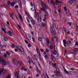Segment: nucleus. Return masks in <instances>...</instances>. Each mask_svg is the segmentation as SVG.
<instances>
[{
  "mask_svg": "<svg viewBox=\"0 0 78 78\" xmlns=\"http://www.w3.org/2000/svg\"><path fill=\"white\" fill-rule=\"evenodd\" d=\"M19 8V6H18V5H16L15 6V8L17 9V8Z\"/></svg>",
  "mask_w": 78,
  "mask_h": 78,
  "instance_id": "4d7b16f0",
  "label": "nucleus"
},
{
  "mask_svg": "<svg viewBox=\"0 0 78 78\" xmlns=\"http://www.w3.org/2000/svg\"><path fill=\"white\" fill-rule=\"evenodd\" d=\"M67 11L66 12V14L69 16H72V15L71 14V13H70V11H69V10L68 9L67 10Z\"/></svg>",
  "mask_w": 78,
  "mask_h": 78,
  "instance_id": "9b49d317",
  "label": "nucleus"
},
{
  "mask_svg": "<svg viewBox=\"0 0 78 78\" xmlns=\"http://www.w3.org/2000/svg\"><path fill=\"white\" fill-rule=\"evenodd\" d=\"M45 24H44V23H42V25H41V27H45Z\"/></svg>",
  "mask_w": 78,
  "mask_h": 78,
  "instance_id": "2f4dec72",
  "label": "nucleus"
},
{
  "mask_svg": "<svg viewBox=\"0 0 78 78\" xmlns=\"http://www.w3.org/2000/svg\"><path fill=\"white\" fill-rule=\"evenodd\" d=\"M41 16H38V21L39 22H41Z\"/></svg>",
  "mask_w": 78,
  "mask_h": 78,
  "instance_id": "2eb2a0df",
  "label": "nucleus"
},
{
  "mask_svg": "<svg viewBox=\"0 0 78 78\" xmlns=\"http://www.w3.org/2000/svg\"><path fill=\"white\" fill-rule=\"evenodd\" d=\"M50 4H53V5H54L55 4V2L53 1H51Z\"/></svg>",
  "mask_w": 78,
  "mask_h": 78,
  "instance_id": "e433bc0d",
  "label": "nucleus"
},
{
  "mask_svg": "<svg viewBox=\"0 0 78 78\" xmlns=\"http://www.w3.org/2000/svg\"><path fill=\"white\" fill-rule=\"evenodd\" d=\"M28 47H31V46L30 44H28Z\"/></svg>",
  "mask_w": 78,
  "mask_h": 78,
  "instance_id": "8fccbe9b",
  "label": "nucleus"
},
{
  "mask_svg": "<svg viewBox=\"0 0 78 78\" xmlns=\"http://www.w3.org/2000/svg\"><path fill=\"white\" fill-rule=\"evenodd\" d=\"M46 51L47 53H48V52H49V51H48V48L46 49Z\"/></svg>",
  "mask_w": 78,
  "mask_h": 78,
  "instance_id": "bf43d9fd",
  "label": "nucleus"
},
{
  "mask_svg": "<svg viewBox=\"0 0 78 78\" xmlns=\"http://www.w3.org/2000/svg\"><path fill=\"white\" fill-rule=\"evenodd\" d=\"M53 53L55 55H58V52L56 51L55 48H54V50L53 52Z\"/></svg>",
  "mask_w": 78,
  "mask_h": 78,
  "instance_id": "f8f14e48",
  "label": "nucleus"
},
{
  "mask_svg": "<svg viewBox=\"0 0 78 78\" xmlns=\"http://www.w3.org/2000/svg\"><path fill=\"white\" fill-rule=\"evenodd\" d=\"M75 45H78V42H76Z\"/></svg>",
  "mask_w": 78,
  "mask_h": 78,
  "instance_id": "338daca9",
  "label": "nucleus"
},
{
  "mask_svg": "<svg viewBox=\"0 0 78 78\" xmlns=\"http://www.w3.org/2000/svg\"><path fill=\"white\" fill-rule=\"evenodd\" d=\"M1 27L3 28H5V25L4 24H3V23H1Z\"/></svg>",
  "mask_w": 78,
  "mask_h": 78,
  "instance_id": "b1692460",
  "label": "nucleus"
},
{
  "mask_svg": "<svg viewBox=\"0 0 78 78\" xmlns=\"http://www.w3.org/2000/svg\"><path fill=\"white\" fill-rule=\"evenodd\" d=\"M63 44H66V40H63Z\"/></svg>",
  "mask_w": 78,
  "mask_h": 78,
  "instance_id": "c9c22d12",
  "label": "nucleus"
},
{
  "mask_svg": "<svg viewBox=\"0 0 78 78\" xmlns=\"http://www.w3.org/2000/svg\"><path fill=\"white\" fill-rule=\"evenodd\" d=\"M26 36L28 40H30L31 39V35L30 34H27L26 35Z\"/></svg>",
  "mask_w": 78,
  "mask_h": 78,
  "instance_id": "9d476101",
  "label": "nucleus"
},
{
  "mask_svg": "<svg viewBox=\"0 0 78 78\" xmlns=\"http://www.w3.org/2000/svg\"><path fill=\"white\" fill-rule=\"evenodd\" d=\"M66 44L70 45V44H71V42L70 41H68L66 43Z\"/></svg>",
  "mask_w": 78,
  "mask_h": 78,
  "instance_id": "412c9836",
  "label": "nucleus"
},
{
  "mask_svg": "<svg viewBox=\"0 0 78 78\" xmlns=\"http://www.w3.org/2000/svg\"><path fill=\"white\" fill-rule=\"evenodd\" d=\"M52 66L54 67H56V64H52Z\"/></svg>",
  "mask_w": 78,
  "mask_h": 78,
  "instance_id": "a19ab883",
  "label": "nucleus"
},
{
  "mask_svg": "<svg viewBox=\"0 0 78 78\" xmlns=\"http://www.w3.org/2000/svg\"><path fill=\"white\" fill-rule=\"evenodd\" d=\"M38 39L39 41H40V42H42V39H43V38H42V37H38Z\"/></svg>",
  "mask_w": 78,
  "mask_h": 78,
  "instance_id": "f3484780",
  "label": "nucleus"
},
{
  "mask_svg": "<svg viewBox=\"0 0 78 78\" xmlns=\"http://www.w3.org/2000/svg\"><path fill=\"white\" fill-rule=\"evenodd\" d=\"M32 40L33 41V42H35V40H34V38H33V37H32Z\"/></svg>",
  "mask_w": 78,
  "mask_h": 78,
  "instance_id": "3c124183",
  "label": "nucleus"
},
{
  "mask_svg": "<svg viewBox=\"0 0 78 78\" xmlns=\"http://www.w3.org/2000/svg\"><path fill=\"white\" fill-rule=\"evenodd\" d=\"M67 8V7H66V6H65L64 7V10L65 11H67V9H66Z\"/></svg>",
  "mask_w": 78,
  "mask_h": 78,
  "instance_id": "de8ad7c7",
  "label": "nucleus"
},
{
  "mask_svg": "<svg viewBox=\"0 0 78 78\" xmlns=\"http://www.w3.org/2000/svg\"><path fill=\"white\" fill-rule=\"evenodd\" d=\"M44 12H45V14H47V15H48V11H47V10H46Z\"/></svg>",
  "mask_w": 78,
  "mask_h": 78,
  "instance_id": "a18cd8bd",
  "label": "nucleus"
},
{
  "mask_svg": "<svg viewBox=\"0 0 78 78\" xmlns=\"http://www.w3.org/2000/svg\"><path fill=\"white\" fill-rule=\"evenodd\" d=\"M49 64L50 65V66H51L52 65H53V62L51 61L49 62Z\"/></svg>",
  "mask_w": 78,
  "mask_h": 78,
  "instance_id": "37998d69",
  "label": "nucleus"
},
{
  "mask_svg": "<svg viewBox=\"0 0 78 78\" xmlns=\"http://www.w3.org/2000/svg\"><path fill=\"white\" fill-rule=\"evenodd\" d=\"M36 71H37V73H38L39 74H40V73H41V71H40V70H39V69H37Z\"/></svg>",
  "mask_w": 78,
  "mask_h": 78,
  "instance_id": "5701e85b",
  "label": "nucleus"
},
{
  "mask_svg": "<svg viewBox=\"0 0 78 78\" xmlns=\"http://www.w3.org/2000/svg\"><path fill=\"white\" fill-rule=\"evenodd\" d=\"M28 62L29 63V64H30L31 62H33V61L31 60V59H30L28 61Z\"/></svg>",
  "mask_w": 78,
  "mask_h": 78,
  "instance_id": "7c9ffc66",
  "label": "nucleus"
},
{
  "mask_svg": "<svg viewBox=\"0 0 78 78\" xmlns=\"http://www.w3.org/2000/svg\"><path fill=\"white\" fill-rule=\"evenodd\" d=\"M19 74V70L18 69H17L15 70V72L14 73L15 76L16 77Z\"/></svg>",
  "mask_w": 78,
  "mask_h": 78,
  "instance_id": "0eeeda50",
  "label": "nucleus"
},
{
  "mask_svg": "<svg viewBox=\"0 0 78 78\" xmlns=\"http://www.w3.org/2000/svg\"><path fill=\"white\" fill-rule=\"evenodd\" d=\"M17 26L18 27L19 29H21V27H20V25H19L18 24Z\"/></svg>",
  "mask_w": 78,
  "mask_h": 78,
  "instance_id": "052dcab7",
  "label": "nucleus"
},
{
  "mask_svg": "<svg viewBox=\"0 0 78 78\" xmlns=\"http://www.w3.org/2000/svg\"><path fill=\"white\" fill-rule=\"evenodd\" d=\"M33 58L36 59V60H37V59H38V56H37V55H34Z\"/></svg>",
  "mask_w": 78,
  "mask_h": 78,
  "instance_id": "ddd939ff",
  "label": "nucleus"
},
{
  "mask_svg": "<svg viewBox=\"0 0 78 78\" xmlns=\"http://www.w3.org/2000/svg\"><path fill=\"white\" fill-rule=\"evenodd\" d=\"M22 78H25V75H23L22 76Z\"/></svg>",
  "mask_w": 78,
  "mask_h": 78,
  "instance_id": "774afa93",
  "label": "nucleus"
},
{
  "mask_svg": "<svg viewBox=\"0 0 78 78\" xmlns=\"http://www.w3.org/2000/svg\"><path fill=\"white\" fill-rule=\"evenodd\" d=\"M56 28V24L54 23H53L52 27H51L50 31L51 33L54 36H55L56 34V32L55 31V29L53 30V29H55Z\"/></svg>",
  "mask_w": 78,
  "mask_h": 78,
  "instance_id": "f257e3e1",
  "label": "nucleus"
},
{
  "mask_svg": "<svg viewBox=\"0 0 78 78\" xmlns=\"http://www.w3.org/2000/svg\"><path fill=\"white\" fill-rule=\"evenodd\" d=\"M3 40L4 41H7L8 40V38L6 37H4L3 38Z\"/></svg>",
  "mask_w": 78,
  "mask_h": 78,
  "instance_id": "a878e982",
  "label": "nucleus"
},
{
  "mask_svg": "<svg viewBox=\"0 0 78 78\" xmlns=\"http://www.w3.org/2000/svg\"><path fill=\"white\" fill-rule=\"evenodd\" d=\"M71 70H72L73 71L74 70H75V69H73V68H71L70 69Z\"/></svg>",
  "mask_w": 78,
  "mask_h": 78,
  "instance_id": "e2e57ef3",
  "label": "nucleus"
},
{
  "mask_svg": "<svg viewBox=\"0 0 78 78\" xmlns=\"http://www.w3.org/2000/svg\"><path fill=\"white\" fill-rule=\"evenodd\" d=\"M13 63L14 65H15V66H16L18 65V64L19 63V62H17V60H16V59H13L12 60Z\"/></svg>",
  "mask_w": 78,
  "mask_h": 78,
  "instance_id": "20e7f679",
  "label": "nucleus"
},
{
  "mask_svg": "<svg viewBox=\"0 0 78 78\" xmlns=\"http://www.w3.org/2000/svg\"><path fill=\"white\" fill-rule=\"evenodd\" d=\"M26 19L28 23H30V21L29 20H28V18H26Z\"/></svg>",
  "mask_w": 78,
  "mask_h": 78,
  "instance_id": "864d4df0",
  "label": "nucleus"
},
{
  "mask_svg": "<svg viewBox=\"0 0 78 78\" xmlns=\"http://www.w3.org/2000/svg\"><path fill=\"white\" fill-rule=\"evenodd\" d=\"M49 43H50V42H49L48 41H47L46 43L47 44H49Z\"/></svg>",
  "mask_w": 78,
  "mask_h": 78,
  "instance_id": "0e129e2a",
  "label": "nucleus"
},
{
  "mask_svg": "<svg viewBox=\"0 0 78 78\" xmlns=\"http://www.w3.org/2000/svg\"><path fill=\"white\" fill-rule=\"evenodd\" d=\"M7 24H8V25H9L10 24H9V21H7Z\"/></svg>",
  "mask_w": 78,
  "mask_h": 78,
  "instance_id": "680f3d73",
  "label": "nucleus"
},
{
  "mask_svg": "<svg viewBox=\"0 0 78 78\" xmlns=\"http://www.w3.org/2000/svg\"><path fill=\"white\" fill-rule=\"evenodd\" d=\"M51 61H52L53 62H55L56 61V58L53 55V54H51Z\"/></svg>",
  "mask_w": 78,
  "mask_h": 78,
  "instance_id": "6e6552de",
  "label": "nucleus"
},
{
  "mask_svg": "<svg viewBox=\"0 0 78 78\" xmlns=\"http://www.w3.org/2000/svg\"><path fill=\"white\" fill-rule=\"evenodd\" d=\"M2 31H3L5 34H6V31H5V30H6V29H4V28H2Z\"/></svg>",
  "mask_w": 78,
  "mask_h": 78,
  "instance_id": "bb28decb",
  "label": "nucleus"
},
{
  "mask_svg": "<svg viewBox=\"0 0 78 78\" xmlns=\"http://www.w3.org/2000/svg\"><path fill=\"white\" fill-rule=\"evenodd\" d=\"M0 63L3 64L4 66H6V63L5 61V58L2 56H0Z\"/></svg>",
  "mask_w": 78,
  "mask_h": 78,
  "instance_id": "7ed1b4c3",
  "label": "nucleus"
},
{
  "mask_svg": "<svg viewBox=\"0 0 78 78\" xmlns=\"http://www.w3.org/2000/svg\"><path fill=\"white\" fill-rule=\"evenodd\" d=\"M31 22L32 23V24L33 25H34L35 24V22L33 20H31Z\"/></svg>",
  "mask_w": 78,
  "mask_h": 78,
  "instance_id": "cd10ccee",
  "label": "nucleus"
},
{
  "mask_svg": "<svg viewBox=\"0 0 78 78\" xmlns=\"http://www.w3.org/2000/svg\"><path fill=\"white\" fill-rule=\"evenodd\" d=\"M72 23L69 22L68 23V25L70 27L72 25Z\"/></svg>",
  "mask_w": 78,
  "mask_h": 78,
  "instance_id": "ea45409f",
  "label": "nucleus"
},
{
  "mask_svg": "<svg viewBox=\"0 0 78 78\" xmlns=\"http://www.w3.org/2000/svg\"><path fill=\"white\" fill-rule=\"evenodd\" d=\"M43 7L45 9H47L48 8V7L47 6V5H46L45 3L43 2L42 3V4Z\"/></svg>",
  "mask_w": 78,
  "mask_h": 78,
  "instance_id": "1a4fd4ad",
  "label": "nucleus"
},
{
  "mask_svg": "<svg viewBox=\"0 0 78 78\" xmlns=\"http://www.w3.org/2000/svg\"><path fill=\"white\" fill-rule=\"evenodd\" d=\"M75 2V1H73V0H69V3L70 4L73 3Z\"/></svg>",
  "mask_w": 78,
  "mask_h": 78,
  "instance_id": "a211bd4d",
  "label": "nucleus"
},
{
  "mask_svg": "<svg viewBox=\"0 0 78 78\" xmlns=\"http://www.w3.org/2000/svg\"><path fill=\"white\" fill-rule=\"evenodd\" d=\"M2 75H5V73H6V70H4L2 68L0 69V75H2Z\"/></svg>",
  "mask_w": 78,
  "mask_h": 78,
  "instance_id": "39448f33",
  "label": "nucleus"
},
{
  "mask_svg": "<svg viewBox=\"0 0 78 78\" xmlns=\"http://www.w3.org/2000/svg\"><path fill=\"white\" fill-rule=\"evenodd\" d=\"M19 49L21 51V52H24L23 48L20 46H18L17 48L16 49H15V52H17V51L19 50Z\"/></svg>",
  "mask_w": 78,
  "mask_h": 78,
  "instance_id": "f03ea898",
  "label": "nucleus"
},
{
  "mask_svg": "<svg viewBox=\"0 0 78 78\" xmlns=\"http://www.w3.org/2000/svg\"><path fill=\"white\" fill-rule=\"evenodd\" d=\"M11 47H12V48H15V46H14V44H12L11 46Z\"/></svg>",
  "mask_w": 78,
  "mask_h": 78,
  "instance_id": "79ce46f5",
  "label": "nucleus"
},
{
  "mask_svg": "<svg viewBox=\"0 0 78 78\" xmlns=\"http://www.w3.org/2000/svg\"><path fill=\"white\" fill-rule=\"evenodd\" d=\"M15 2H12L11 3V5L12 6H14V5H15Z\"/></svg>",
  "mask_w": 78,
  "mask_h": 78,
  "instance_id": "72a5a7b5",
  "label": "nucleus"
},
{
  "mask_svg": "<svg viewBox=\"0 0 78 78\" xmlns=\"http://www.w3.org/2000/svg\"><path fill=\"white\" fill-rule=\"evenodd\" d=\"M1 7L2 8H5L6 7V5L4 4H3L2 5H1Z\"/></svg>",
  "mask_w": 78,
  "mask_h": 78,
  "instance_id": "f704fd0d",
  "label": "nucleus"
},
{
  "mask_svg": "<svg viewBox=\"0 0 78 78\" xmlns=\"http://www.w3.org/2000/svg\"><path fill=\"white\" fill-rule=\"evenodd\" d=\"M6 53H7V55L8 56H9V55H10V53H9L8 51H6Z\"/></svg>",
  "mask_w": 78,
  "mask_h": 78,
  "instance_id": "4c0bfd02",
  "label": "nucleus"
},
{
  "mask_svg": "<svg viewBox=\"0 0 78 78\" xmlns=\"http://www.w3.org/2000/svg\"><path fill=\"white\" fill-rule=\"evenodd\" d=\"M64 71L65 73H66L67 74H69V72H70L67 71V70H66V69L64 70Z\"/></svg>",
  "mask_w": 78,
  "mask_h": 78,
  "instance_id": "c85d7f7f",
  "label": "nucleus"
},
{
  "mask_svg": "<svg viewBox=\"0 0 78 78\" xmlns=\"http://www.w3.org/2000/svg\"><path fill=\"white\" fill-rule=\"evenodd\" d=\"M53 45L52 44H51L50 45V49L51 50L53 49Z\"/></svg>",
  "mask_w": 78,
  "mask_h": 78,
  "instance_id": "c756f323",
  "label": "nucleus"
},
{
  "mask_svg": "<svg viewBox=\"0 0 78 78\" xmlns=\"http://www.w3.org/2000/svg\"><path fill=\"white\" fill-rule=\"evenodd\" d=\"M41 10H43V11H44V12L46 11V10H45V9H44L43 8H42L41 9Z\"/></svg>",
  "mask_w": 78,
  "mask_h": 78,
  "instance_id": "09e8293b",
  "label": "nucleus"
},
{
  "mask_svg": "<svg viewBox=\"0 0 78 78\" xmlns=\"http://www.w3.org/2000/svg\"><path fill=\"white\" fill-rule=\"evenodd\" d=\"M19 16V17L20 19H21V20H23V19L22 18V16L20 15V14L19 13L18 14Z\"/></svg>",
  "mask_w": 78,
  "mask_h": 78,
  "instance_id": "393cba45",
  "label": "nucleus"
},
{
  "mask_svg": "<svg viewBox=\"0 0 78 78\" xmlns=\"http://www.w3.org/2000/svg\"><path fill=\"white\" fill-rule=\"evenodd\" d=\"M52 78H57L58 77H57V76L55 74H53L52 76Z\"/></svg>",
  "mask_w": 78,
  "mask_h": 78,
  "instance_id": "aec40b11",
  "label": "nucleus"
},
{
  "mask_svg": "<svg viewBox=\"0 0 78 78\" xmlns=\"http://www.w3.org/2000/svg\"><path fill=\"white\" fill-rule=\"evenodd\" d=\"M25 42H26V44H28V41H27V40H25Z\"/></svg>",
  "mask_w": 78,
  "mask_h": 78,
  "instance_id": "5fc2aeb1",
  "label": "nucleus"
},
{
  "mask_svg": "<svg viewBox=\"0 0 78 78\" xmlns=\"http://www.w3.org/2000/svg\"><path fill=\"white\" fill-rule=\"evenodd\" d=\"M55 73H56L57 75L58 76H60L61 75V74L60 73H59V69L58 68H57L56 69V71H54Z\"/></svg>",
  "mask_w": 78,
  "mask_h": 78,
  "instance_id": "423d86ee",
  "label": "nucleus"
},
{
  "mask_svg": "<svg viewBox=\"0 0 78 78\" xmlns=\"http://www.w3.org/2000/svg\"><path fill=\"white\" fill-rule=\"evenodd\" d=\"M40 51H41V52H44V51L42 49H41Z\"/></svg>",
  "mask_w": 78,
  "mask_h": 78,
  "instance_id": "603ef678",
  "label": "nucleus"
},
{
  "mask_svg": "<svg viewBox=\"0 0 78 78\" xmlns=\"http://www.w3.org/2000/svg\"><path fill=\"white\" fill-rule=\"evenodd\" d=\"M8 33H7L9 35V36H12V32H11L10 30L8 31Z\"/></svg>",
  "mask_w": 78,
  "mask_h": 78,
  "instance_id": "dca6fc26",
  "label": "nucleus"
},
{
  "mask_svg": "<svg viewBox=\"0 0 78 78\" xmlns=\"http://www.w3.org/2000/svg\"><path fill=\"white\" fill-rule=\"evenodd\" d=\"M58 12H61V9H58Z\"/></svg>",
  "mask_w": 78,
  "mask_h": 78,
  "instance_id": "69168bd1",
  "label": "nucleus"
},
{
  "mask_svg": "<svg viewBox=\"0 0 78 78\" xmlns=\"http://www.w3.org/2000/svg\"><path fill=\"white\" fill-rule=\"evenodd\" d=\"M51 41H52V42H55V41H54V40L53 39V38H51Z\"/></svg>",
  "mask_w": 78,
  "mask_h": 78,
  "instance_id": "6e6d98bb",
  "label": "nucleus"
},
{
  "mask_svg": "<svg viewBox=\"0 0 78 78\" xmlns=\"http://www.w3.org/2000/svg\"><path fill=\"white\" fill-rule=\"evenodd\" d=\"M29 26L31 29L32 28V27H31V24H29Z\"/></svg>",
  "mask_w": 78,
  "mask_h": 78,
  "instance_id": "13d9d810",
  "label": "nucleus"
},
{
  "mask_svg": "<svg viewBox=\"0 0 78 78\" xmlns=\"http://www.w3.org/2000/svg\"><path fill=\"white\" fill-rule=\"evenodd\" d=\"M20 3L19 4V6L20 7V8H22V3H21V0H19L18 1Z\"/></svg>",
  "mask_w": 78,
  "mask_h": 78,
  "instance_id": "4468645a",
  "label": "nucleus"
},
{
  "mask_svg": "<svg viewBox=\"0 0 78 78\" xmlns=\"http://www.w3.org/2000/svg\"><path fill=\"white\" fill-rule=\"evenodd\" d=\"M4 56L5 58H7V55L6 53L4 54Z\"/></svg>",
  "mask_w": 78,
  "mask_h": 78,
  "instance_id": "58836bf2",
  "label": "nucleus"
},
{
  "mask_svg": "<svg viewBox=\"0 0 78 78\" xmlns=\"http://www.w3.org/2000/svg\"><path fill=\"white\" fill-rule=\"evenodd\" d=\"M0 47H1V48H3V47H5H5H6V45L5 44H4V45H1Z\"/></svg>",
  "mask_w": 78,
  "mask_h": 78,
  "instance_id": "4be33fe9",
  "label": "nucleus"
},
{
  "mask_svg": "<svg viewBox=\"0 0 78 78\" xmlns=\"http://www.w3.org/2000/svg\"><path fill=\"white\" fill-rule=\"evenodd\" d=\"M7 4L8 5H9L11 4V1H9L7 2Z\"/></svg>",
  "mask_w": 78,
  "mask_h": 78,
  "instance_id": "c03bdc74",
  "label": "nucleus"
},
{
  "mask_svg": "<svg viewBox=\"0 0 78 78\" xmlns=\"http://www.w3.org/2000/svg\"><path fill=\"white\" fill-rule=\"evenodd\" d=\"M13 16H14V14H13V13H10V16L13 20L14 19V18H13Z\"/></svg>",
  "mask_w": 78,
  "mask_h": 78,
  "instance_id": "6ab92c4d",
  "label": "nucleus"
},
{
  "mask_svg": "<svg viewBox=\"0 0 78 78\" xmlns=\"http://www.w3.org/2000/svg\"><path fill=\"white\" fill-rule=\"evenodd\" d=\"M45 58L46 59H48V55H46L45 56Z\"/></svg>",
  "mask_w": 78,
  "mask_h": 78,
  "instance_id": "49530a36",
  "label": "nucleus"
},
{
  "mask_svg": "<svg viewBox=\"0 0 78 78\" xmlns=\"http://www.w3.org/2000/svg\"><path fill=\"white\" fill-rule=\"evenodd\" d=\"M73 51L74 52H76V51H78V48H76L74 49L73 50Z\"/></svg>",
  "mask_w": 78,
  "mask_h": 78,
  "instance_id": "473e14b6",
  "label": "nucleus"
}]
</instances>
